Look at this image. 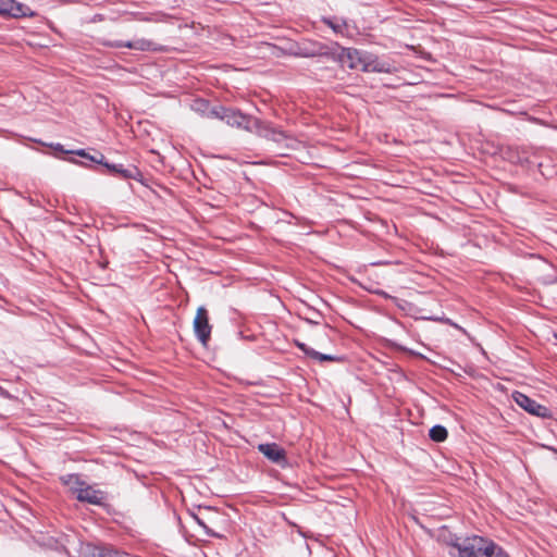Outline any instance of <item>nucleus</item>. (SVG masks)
<instances>
[{
  "mask_svg": "<svg viewBox=\"0 0 557 557\" xmlns=\"http://www.w3.org/2000/svg\"><path fill=\"white\" fill-rule=\"evenodd\" d=\"M491 557H509V555L503 547L495 543V548L493 549Z\"/></svg>",
  "mask_w": 557,
  "mask_h": 557,
  "instance_id": "obj_21",
  "label": "nucleus"
},
{
  "mask_svg": "<svg viewBox=\"0 0 557 557\" xmlns=\"http://www.w3.org/2000/svg\"><path fill=\"white\" fill-rule=\"evenodd\" d=\"M61 481L65 485H70V484L74 483L75 485H77L76 487L85 485V482L79 479L78 474H67V475H64V476L61 478Z\"/></svg>",
  "mask_w": 557,
  "mask_h": 557,
  "instance_id": "obj_19",
  "label": "nucleus"
},
{
  "mask_svg": "<svg viewBox=\"0 0 557 557\" xmlns=\"http://www.w3.org/2000/svg\"><path fill=\"white\" fill-rule=\"evenodd\" d=\"M74 154L82 157L85 160H87L91 163L99 164V165H102V163H104V158H106L104 154H102L101 152L96 151L94 154H90L85 149L75 150Z\"/></svg>",
  "mask_w": 557,
  "mask_h": 557,
  "instance_id": "obj_17",
  "label": "nucleus"
},
{
  "mask_svg": "<svg viewBox=\"0 0 557 557\" xmlns=\"http://www.w3.org/2000/svg\"><path fill=\"white\" fill-rule=\"evenodd\" d=\"M211 330L208 310L205 307H199L194 319V332L201 344L207 345L211 336Z\"/></svg>",
  "mask_w": 557,
  "mask_h": 557,
  "instance_id": "obj_6",
  "label": "nucleus"
},
{
  "mask_svg": "<svg viewBox=\"0 0 557 557\" xmlns=\"http://www.w3.org/2000/svg\"><path fill=\"white\" fill-rule=\"evenodd\" d=\"M191 517L194 518V520L200 525L205 530H206V533L209 534V530H208V527L206 525V523L203 522L202 519H200L197 515L195 513H191Z\"/></svg>",
  "mask_w": 557,
  "mask_h": 557,
  "instance_id": "obj_22",
  "label": "nucleus"
},
{
  "mask_svg": "<svg viewBox=\"0 0 557 557\" xmlns=\"http://www.w3.org/2000/svg\"><path fill=\"white\" fill-rule=\"evenodd\" d=\"M336 48L338 52L333 54L335 59L342 64V66H347L351 70L359 67L362 70L364 62L370 58L354 48H344L338 45H336Z\"/></svg>",
  "mask_w": 557,
  "mask_h": 557,
  "instance_id": "obj_3",
  "label": "nucleus"
},
{
  "mask_svg": "<svg viewBox=\"0 0 557 557\" xmlns=\"http://www.w3.org/2000/svg\"><path fill=\"white\" fill-rule=\"evenodd\" d=\"M332 49L323 44H314L311 48L306 49L305 57H329L333 55Z\"/></svg>",
  "mask_w": 557,
  "mask_h": 557,
  "instance_id": "obj_16",
  "label": "nucleus"
},
{
  "mask_svg": "<svg viewBox=\"0 0 557 557\" xmlns=\"http://www.w3.org/2000/svg\"><path fill=\"white\" fill-rule=\"evenodd\" d=\"M51 147L57 150V151H60L62 153H74V150H64L63 146L60 145V144H57V145H51Z\"/></svg>",
  "mask_w": 557,
  "mask_h": 557,
  "instance_id": "obj_23",
  "label": "nucleus"
},
{
  "mask_svg": "<svg viewBox=\"0 0 557 557\" xmlns=\"http://www.w3.org/2000/svg\"><path fill=\"white\" fill-rule=\"evenodd\" d=\"M0 396L3 398H11L10 393L7 389H4L2 386H0Z\"/></svg>",
  "mask_w": 557,
  "mask_h": 557,
  "instance_id": "obj_25",
  "label": "nucleus"
},
{
  "mask_svg": "<svg viewBox=\"0 0 557 557\" xmlns=\"http://www.w3.org/2000/svg\"><path fill=\"white\" fill-rule=\"evenodd\" d=\"M323 23H325L327 26H330L335 33L343 34L344 29L346 28L345 22H334L331 18H323Z\"/></svg>",
  "mask_w": 557,
  "mask_h": 557,
  "instance_id": "obj_20",
  "label": "nucleus"
},
{
  "mask_svg": "<svg viewBox=\"0 0 557 557\" xmlns=\"http://www.w3.org/2000/svg\"><path fill=\"white\" fill-rule=\"evenodd\" d=\"M87 552L90 557H127L128 554L121 552L109 544H88Z\"/></svg>",
  "mask_w": 557,
  "mask_h": 557,
  "instance_id": "obj_10",
  "label": "nucleus"
},
{
  "mask_svg": "<svg viewBox=\"0 0 557 557\" xmlns=\"http://www.w3.org/2000/svg\"><path fill=\"white\" fill-rule=\"evenodd\" d=\"M218 116L215 119L225 121L231 126L240 127L244 123V114L240 111L223 106H216Z\"/></svg>",
  "mask_w": 557,
  "mask_h": 557,
  "instance_id": "obj_12",
  "label": "nucleus"
},
{
  "mask_svg": "<svg viewBox=\"0 0 557 557\" xmlns=\"http://www.w3.org/2000/svg\"><path fill=\"white\" fill-rule=\"evenodd\" d=\"M246 131L251 133L253 132L259 136L271 139L277 144L283 141H293V138H290L285 132L273 128L270 124H267L248 113H246Z\"/></svg>",
  "mask_w": 557,
  "mask_h": 557,
  "instance_id": "obj_2",
  "label": "nucleus"
},
{
  "mask_svg": "<svg viewBox=\"0 0 557 557\" xmlns=\"http://www.w3.org/2000/svg\"><path fill=\"white\" fill-rule=\"evenodd\" d=\"M245 211L251 212L252 209L245 208Z\"/></svg>",
  "mask_w": 557,
  "mask_h": 557,
  "instance_id": "obj_27",
  "label": "nucleus"
},
{
  "mask_svg": "<svg viewBox=\"0 0 557 557\" xmlns=\"http://www.w3.org/2000/svg\"><path fill=\"white\" fill-rule=\"evenodd\" d=\"M0 14L14 18L34 16L35 13L24 3L15 0H0Z\"/></svg>",
  "mask_w": 557,
  "mask_h": 557,
  "instance_id": "obj_9",
  "label": "nucleus"
},
{
  "mask_svg": "<svg viewBox=\"0 0 557 557\" xmlns=\"http://www.w3.org/2000/svg\"><path fill=\"white\" fill-rule=\"evenodd\" d=\"M450 546L456 550V553L449 552L451 557H491L495 543L486 537L474 535L461 542H453Z\"/></svg>",
  "mask_w": 557,
  "mask_h": 557,
  "instance_id": "obj_1",
  "label": "nucleus"
},
{
  "mask_svg": "<svg viewBox=\"0 0 557 557\" xmlns=\"http://www.w3.org/2000/svg\"><path fill=\"white\" fill-rule=\"evenodd\" d=\"M429 436L432 441L441 443L447 438L448 432L445 426L436 424L430 429Z\"/></svg>",
  "mask_w": 557,
  "mask_h": 557,
  "instance_id": "obj_18",
  "label": "nucleus"
},
{
  "mask_svg": "<svg viewBox=\"0 0 557 557\" xmlns=\"http://www.w3.org/2000/svg\"><path fill=\"white\" fill-rule=\"evenodd\" d=\"M512 399L516 401L518 406H520L522 409H524L527 412L540 417V418H550L552 412L550 410L535 401L534 399L530 398L525 394L521 392H513L512 393Z\"/></svg>",
  "mask_w": 557,
  "mask_h": 557,
  "instance_id": "obj_5",
  "label": "nucleus"
},
{
  "mask_svg": "<svg viewBox=\"0 0 557 557\" xmlns=\"http://www.w3.org/2000/svg\"><path fill=\"white\" fill-rule=\"evenodd\" d=\"M106 47L109 48H128L138 51H159L161 47L152 41L145 38L136 39V40H107L103 42Z\"/></svg>",
  "mask_w": 557,
  "mask_h": 557,
  "instance_id": "obj_7",
  "label": "nucleus"
},
{
  "mask_svg": "<svg viewBox=\"0 0 557 557\" xmlns=\"http://www.w3.org/2000/svg\"><path fill=\"white\" fill-rule=\"evenodd\" d=\"M258 449L272 462L277 465L286 462V453L276 443L260 444Z\"/></svg>",
  "mask_w": 557,
  "mask_h": 557,
  "instance_id": "obj_11",
  "label": "nucleus"
},
{
  "mask_svg": "<svg viewBox=\"0 0 557 557\" xmlns=\"http://www.w3.org/2000/svg\"><path fill=\"white\" fill-rule=\"evenodd\" d=\"M191 108L203 116L211 119H215L218 116L216 106H211L208 100L196 99L194 100Z\"/></svg>",
  "mask_w": 557,
  "mask_h": 557,
  "instance_id": "obj_14",
  "label": "nucleus"
},
{
  "mask_svg": "<svg viewBox=\"0 0 557 557\" xmlns=\"http://www.w3.org/2000/svg\"><path fill=\"white\" fill-rule=\"evenodd\" d=\"M74 493L76 494V499L78 502L90 505L103 506L107 500V495L103 491L95 490L86 483L83 486L75 487Z\"/></svg>",
  "mask_w": 557,
  "mask_h": 557,
  "instance_id": "obj_8",
  "label": "nucleus"
},
{
  "mask_svg": "<svg viewBox=\"0 0 557 557\" xmlns=\"http://www.w3.org/2000/svg\"><path fill=\"white\" fill-rule=\"evenodd\" d=\"M245 211L251 212L252 209L245 208Z\"/></svg>",
  "mask_w": 557,
  "mask_h": 557,
  "instance_id": "obj_26",
  "label": "nucleus"
},
{
  "mask_svg": "<svg viewBox=\"0 0 557 557\" xmlns=\"http://www.w3.org/2000/svg\"><path fill=\"white\" fill-rule=\"evenodd\" d=\"M367 59L364 65L362 66L363 72H377V73H389L391 69L387 63L380 62L376 59H372V55Z\"/></svg>",
  "mask_w": 557,
  "mask_h": 557,
  "instance_id": "obj_15",
  "label": "nucleus"
},
{
  "mask_svg": "<svg viewBox=\"0 0 557 557\" xmlns=\"http://www.w3.org/2000/svg\"><path fill=\"white\" fill-rule=\"evenodd\" d=\"M295 345L309 358L311 359H314V360H319L321 362L323 361H337L339 360V358H337L336 356H333V355H326V354H321L317 350H314L313 348L309 347L308 345H306L305 343H301L297 339H295Z\"/></svg>",
  "mask_w": 557,
  "mask_h": 557,
  "instance_id": "obj_13",
  "label": "nucleus"
},
{
  "mask_svg": "<svg viewBox=\"0 0 557 557\" xmlns=\"http://www.w3.org/2000/svg\"><path fill=\"white\" fill-rule=\"evenodd\" d=\"M106 169L107 174L117 177L120 180H135L140 182L143 178V174L139 169L133 164H128L124 166L121 163H110L104 158V163L102 165Z\"/></svg>",
  "mask_w": 557,
  "mask_h": 557,
  "instance_id": "obj_4",
  "label": "nucleus"
},
{
  "mask_svg": "<svg viewBox=\"0 0 557 557\" xmlns=\"http://www.w3.org/2000/svg\"><path fill=\"white\" fill-rule=\"evenodd\" d=\"M249 199H251L252 206L255 208H257L259 206L260 201L257 199V197H255V196H246V198H245L246 203L248 202Z\"/></svg>",
  "mask_w": 557,
  "mask_h": 557,
  "instance_id": "obj_24",
  "label": "nucleus"
}]
</instances>
